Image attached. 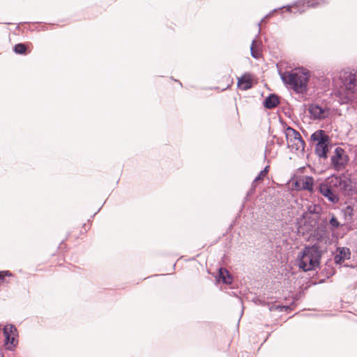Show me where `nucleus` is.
<instances>
[{
	"label": "nucleus",
	"instance_id": "nucleus-1",
	"mask_svg": "<svg viewBox=\"0 0 357 357\" xmlns=\"http://www.w3.org/2000/svg\"><path fill=\"white\" fill-rule=\"evenodd\" d=\"M280 75L283 83L289 85L296 93L304 94L308 91L309 70L301 67L294 71L280 73Z\"/></svg>",
	"mask_w": 357,
	"mask_h": 357
},
{
	"label": "nucleus",
	"instance_id": "nucleus-2",
	"mask_svg": "<svg viewBox=\"0 0 357 357\" xmlns=\"http://www.w3.org/2000/svg\"><path fill=\"white\" fill-rule=\"evenodd\" d=\"M324 250L319 243L305 246L298 256V267L305 272L314 271L320 265Z\"/></svg>",
	"mask_w": 357,
	"mask_h": 357
},
{
	"label": "nucleus",
	"instance_id": "nucleus-3",
	"mask_svg": "<svg viewBox=\"0 0 357 357\" xmlns=\"http://www.w3.org/2000/svg\"><path fill=\"white\" fill-rule=\"evenodd\" d=\"M328 182V185L334 189L337 194L344 196H352L354 192V186L351 178L344 174H333L325 179Z\"/></svg>",
	"mask_w": 357,
	"mask_h": 357
},
{
	"label": "nucleus",
	"instance_id": "nucleus-4",
	"mask_svg": "<svg viewBox=\"0 0 357 357\" xmlns=\"http://www.w3.org/2000/svg\"><path fill=\"white\" fill-rule=\"evenodd\" d=\"M331 165L337 171L344 169L349 162V157L342 148L335 149L334 154L331 158Z\"/></svg>",
	"mask_w": 357,
	"mask_h": 357
},
{
	"label": "nucleus",
	"instance_id": "nucleus-5",
	"mask_svg": "<svg viewBox=\"0 0 357 357\" xmlns=\"http://www.w3.org/2000/svg\"><path fill=\"white\" fill-rule=\"evenodd\" d=\"M4 335V345L6 349L12 351L17 344V337H18V332L17 328L13 324H7L4 326L3 330Z\"/></svg>",
	"mask_w": 357,
	"mask_h": 357
},
{
	"label": "nucleus",
	"instance_id": "nucleus-6",
	"mask_svg": "<svg viewBox=\"0 0 357 357\" xmlns=\"http://www.w3.org/2000/svg\"><path fill=\"white\" fill-rule=\"evenodd\" d=\"M318 192L327 199L330 202L336 204L339 202V195L332 188L328 182L324 180L323 182L319 183L318 186Z\"/></svg>",
	"mask_w": 357,
	"mask_h": 357
},
{
	"label": "nucleus",
	"instance_id": "nucleus-7",
	"mask_svg": "<svg viewBox=\"0 0 357 357\" xmlns=\"http://www.w3.org/2000/svg\"><path fill=\"white\" fill-rule=\"evenodd\" d=\"M325 3V0H302L298 2H296L294 4V6L296 10V11H294V13H298L299 14H301L305 12L304 7L306 6L307 8H316L318 6H320L321 4Z\"/></svg>",
	"mask_w": 357,
	"mask_h": 357
},
{
	"label": "nucleus",
	"instance_id": "nucleus-8",
	"mask_svg": "<svg viewBox=\"0 0 357 357\" xmlns=\"http://www.w3.org/2000/svg\"><path fill=\"white\" fill-rule=\"evenodd\" d=\"M351 250L347 247H337L334 253L333 261L336 265H342L346 259L351 257Z\"/></svg>",
	"mask_w": 357,
	"mask_h": 357
},
{
	"label": "nucleus",
	"instance_id": "nucleus-9",
	"mask_svg": "<svg viewBox=\"0 0 357 357\" xmlns=\"http://www.w3.org/2000/svg\"><path fill=\"white\" fill-rule=\"evenodd\" d=\"M308 112L310 114L312 118L314 120L324 119L328 116V109L322 107L317 104H311L309 107Z\"/></svg>",
	"mask_w": 357,
	"mask_h": 357
},
{
	"label": "nucleus",
	"instance_id": "nucleus-10",
	"mask_svg": "<svg viewBox=\"0 0 357 357\" xmlns=\"http://www.w3.org/2000/svg\"><path fill=\"white\" fill-rule=\"evenodd\" d=\"M343 83L348 91L352 93L357 92V73H349L348 75L344 77Z\"/></svg>",
	"mask_w": 357,
	"mask_h": 357
},
{
	"label": "nucleus",
	"instance_id": "nucleus-11",
	"mask_svg": "<svg viewBox=\"0 0 357 357\" xmlns=\"http://www.w3.org/2000/svg\"><path fill=\"white\" fill-rule=\"evenodd\" d=\"M280 104V97L276 93H270L263 100V106L267 109L275 108Z\"/></svg>",
	"mask_w": 357,
	"mask_h": 357
},
{
	"label": "nucleus",
	"instance_id": "nucleus-12",
	"mask_svg": "<svg viewBox=\"0 0 357 357\" xmlns=\"http://www.w3.org/2000/svg\"><path fill=\"white\" fill-rule=\"evenodd\" d=\"M253 86L252 76L250 73H245L241 77L238 78L237 86L243 91L251 89Z\"/></svg>",
	"mask_w": 357,
	"mask_h": 357
},
{
	"label": "nucleus",
	"instance_id": "nucleus-13",
	"mask_svg": "<svg viewBox=\"0 0 357 357\" xmlns=\"http://www.w3.org/2000/svg\"><path fill=\"white\" fill-rule=\"evenodd\" d=\"M215 279L218 282H222L225 284H231L233 282L232 275L224 267H220L218 269V273Z\"/></svg>",
	"mask_w": 357,
	"mask_h": 357
},
{
	"label": "nucleus",
	"instance_id": "nucleus-14",
	"mask_svg": "<svg viewBox=\"0 0 357 357\" xmlns=\"http://www.w3.org/2000/svg\"><path fill=\"white\" fill-rule=\"evenodd\" d=\"M330 143H322L315 144V153L319 156V158L327 159L328 153L330 149Z\"/></svg>",
	"mask_w": 357,
	"mask_h": 357
},
{
	"label": "nucleus",
	"instance_id": "nucleus-15",
	"mask_svg": "<svg viewBox=\"0 0 357 357\" xmlns=\"http://www.w3.org/2000/svg\"><path fill=\"white\" fill-rule=\"evenodd\" d=\"M310 140L312 142H316V144H319V142L330 143L329 137L323 130H318L313 132L310 136Z\"/></svg>",
	"mask_w": 357,
	"mask_h": 357
},
{
	"label": "nucleus",
	"instance_id": "nucleus-16",
	"mask_svg": "<svg viewBox=\"0 0 357 357\" xmlns=\"http://www.w3.org/2000/svg\"><path fill=\"white\" fill-rule=\"evenodd\" d=\"M334 261L332 259H329L324 264V267L321 269V274L325 276L326 278H329L335 273V270L333 267Z\"/></svg>",
	"mask_w": 357,
	"mask_h": 357
},
{
	"label": "nucleus",
	"instance_id": "nucleus-17",
	"mask_svg": "<svg viewBox=\"0 0 357 357\" xmlns=\"http://www.w3.org/2000/svg\"><path fill=\"white\" fill-rule=\"evenodd\" d=\"M314 178L311 176H306L302 181V186L301 188L304 190H307L310 192H314Z\"/></svg>",
	"mask_w": 357,
	"mask_h": 357
},
{
	"label": "nucleus",
	"instance_id": "nucleus-18",
	"mask_svg": "<svg viewBox=\"0 0 357 357\" xmlns=\"http://www.w3.org/2000/svg\"><path fill=\"white\" fill-rule=\"evenodd\" d=\"M282 9H285V11L288 12V13H291L292 12V6L291 5L284 6H282L280 8L273 9V10L269 12L268 14H266L261 19V20L257 24V25L259 26V33H260L261 22L265 21V20H268V19H269L270 17H271L272 15H273V13H275V12H277V11H278L280 10H282Z\"/></svg>",
	"mask_w": 357,
	"mask_h": 357
},
{
	"label": "nucleus",
	"instance_id": "nucleus-19",
	"mask_svg": "<svg viewBox=\"0 0 357 357\" xmlns=\"http://www.w3.org/2000/svg\"><path fill=\"white\" fill-rule=\"evenodd\" d=\"M328 222L326 218L321 219L317 225V232L319 236L317 239L321 238L327 232V227L328 226Z\"/></svg>",
	"mask_w": 357,
	"mask_h": 357
},
{
	"label": "nucleus",
	"instance_id": "nucleus-20",
	"mask_svg": "<svg viewBox=\"0 0 357 357\" xmlns=\"http://www.w3.org/2000/svg\"><path fill=\"white\" fill-rule=\"evenodd\" d=\"M285 135L287 141L288 142H292L291 137H293V139L295 138H301V134L299 133V132L290 126H287L285 130Z\"/></svg>",
	"mask_w": 357,
	"mask_h": 357
},
{
	"label": "nucleus",
	"instance_id": "nucleus-21",
	"mask_svg": "<svg viewBox=\"0 0 357 357\" xmlns=\"http://www.w3.org/2000/svg\"><path fill=\"white\" fill-rule=\"evenodd\" d=\"M268 307L271 312H272V311L287 312L288 310H291V305H277L273 302H269V304H268Z\"/></svg>",
	"mask_w": 357,
	"mask_h": 357
},
{
	"label": "nucleus",
	"instance_id": "nucleus-22",
	"mask_svg": "<svg viewBox=\"0 0 357 357\" xmlns=\"http://www.w3.org/2000/svg\"><path fill=\"white\" fill-rule=\"evenodd\" d=\"M13 51L17 54L26 55L29 53L27 46L24 43H17L13 47Z\"/></svg>",
	"mask_w": 357,
	"mask_h": 357
},
{
	"label": "nucleus",
	"instance_id": "nucleus-23",
	"mask_svg": "<svg viewBox=\"0 0 357 357\" xmlns=\"http://www.w3.org/2000/svg\"><path fill=\"white\" fill-rule=\"evenodd\" d=\"M328 222L330 227V229L332 231L344 225L338 221L337 218L333 214L331 215Z\"/></svg>",
	"mask_w": 357,
	"mask_h": 357
},
{
	"label": "nucleus",
	"instance_id": "nucleus-24",
	"mask_svg": "<svg viewBox=\"0 0 357 357\" xmlns=\"http://www.w3.org/2000/svg\"><path fill=\"white\" fill-rule=\"evenodd\" d=\"M268 171H269V166L267 165L255 177V178L254 179V183H257L258 181H262L263 178L267 175Z\"/></svg>",
	"mask_w": 357,
	"mask_h": 357
},
{
	"label": "nucleus",
	"instance_id": "nucleus-25",
	"mask_svg": "<svg viewBox=\"0 0 357 357\" xmlns=\"http://www.w3.org/2000/svg\"><path fill=\"white\" fill-rule=\"evenodd\" d=\"M257 188V183H254V181H252L251 184V187L250 190L246 193V195L244 198V202H247L249 199V197L252 196L255 192Z\"/></svg>",
	"mask_w": 357,
	"mask_h": 357
},
{
	"label": "nucleus",
	"instance_id": "nucleus-26",
	"mask_svg": "<svg viewBox=\"0 0 357 357\" xmlns=\"http://www.w3.org/2000/svg\"><path fill=\"white\" fill-rule=\"evenodd\" d=\"M250 53L251 56L256 59H259L261 56L260 50L252 45H250Z\"/></svg>",
	"mask_w": 357,
	"mask_h": 357
},
{
	"label": "nucleus",
	"instance_id": "nucleus-27",
	"mask_svg": "<svg viewBox=\"0 0 357 357\" xmlns=\"http://www.w3.org/2000/svg\"><path fill=\"white\" fill-rule=\"evenodd\" d=\"M252 301L256 304L262 306H268V304H269V302L266 301L265 298H261L259 297H255L252 299Z\"/></svg>",
	"mask_w": 357,
	"mask_h": 357
},
{
	"label": "nucleus",
	"instance_id": "nucleus-28",
	"mask_svg": "<svg viewBox=\"0 0 357 357\" xmlns=\"http://www.w3.org/2000/svg\"><path fill=\"white\" fill-rule=\"evenodd\" d=\"M12 273L9 271H0V282H3L7 276H11Z\"/></svg>",
	"mask_w": 357,
	"mask_h": 357
},
{
	"label": "nucleus",
	"instance_id": "nucleus-29",
	"mask_svg": "<svg viewBox=\"0 0 357 357\" xmlns=\"http://www.w3.org/2000/svg\"><path fill=\"white\" fill-rule=\"evenodd\" d=\"M295 149L296 151L301 150L304 151L305 146V142L304 139H302L300 142L296 143L295 144Z\"/></svg>",
	"mask_w": 357,
	"mask_h": 357
},
{
	"label": "nucleus",
	"instance_id": "nucleus-30",
	"mask_svg": "<svg viewBox=\"0 0 357 357\" xmlns=\"http://www.w3.org/2000/svg\"><path fill=\"white\" fill-rule=\"evenodd\" d=\"M259 33L256 36V38L252 40L251 45L255 46L256 48L260 50V47L261 46V42L257 40V38H258Z\"/></svg>",
	"mask_w": 357,
	"mask_h": 357
},
{
	"label": "nucleus",
	"instance_id": "nucleus-31",
	"mask_svg": "<svg viewBox=\"0 0 357 357\" xmlns=\"http://www.w3.org/2000/svg\"><path fill=\"white\" fill-rule=\"evenodd\" d=\"M353 209L351 206H347L345 210V214L348 213L349 215L352 214Z\"/></svg>",
	"mask_w": 357,
	"mask_h": 357
},
{
	"label": "nucleus",
	"instance_id": "nucleus-32",
	"mask_svg": "<svg viewBox=\"0 0 357 357\" xmlns=\"http://www.w3.org/2000/svg\"><path fill=\"white\" fill-rule=\"evenodd\" d=\"M344 98H345V100H344L343 102H348L349 103L352 100V98L349 95H348V97H345Z\"/></svg>",
	"mask_w": 357,
	"mask_h": 357
},
{
	"label": "nucleus",
	"instance_id": "nucleus-33",
	"mask_svg": "<svg viewBox=\"0 0 357 357\" xmlns=\"http://www.w3.org/2000/svg\"><path fill=\"white\" fill-rule=\"evenodd\" d=\"M47 29V26L43 25L40 29H38V31H46Z\"/></svg>",
	"mask_w": 357,
	"mask_h": 357
},
{
	"label": "nucleus",
	"instance_id": "nucleus-34",
	"mask_svg": "<svg viewBox=\"0 0 357 357\" xmlns=\"http://www.w3.org/2000/svg\"><path fill=\"white\" fill-rule=\"evenodd\" d=\"M344 267H350V268H354L356 267V266L354 265V264H345L344 265Z\"/></svg>",
	"mask_w": 357,
	"mask_h": 357
},
{
	"label": "nucleus",
	"instance_id": "nucleus-35",
	"mask_svg": "<svg viewBox=\"0 0 357 357\" xmlns=\"http://www.w3.org/2000/svg\"><path fill=\"white\" fill-rule=\"evenodd\" d=\"M302 139H303L302 138L301 136V138H295V139H294V141H297L298 143L300 142Z\"/></svg>",
	"mask_w": 357,
	"mask_h": 357
},
{
	"label": "nucleus",
	"instance_id": "nucleus-36",
	"mask_svg": "<svg viewBox=\"0 0 357 357\" xmlns=\"http://www.w3.org/2000/svg\"><path fill=\"white\" fill-rule=\"evenodd\" d=\"M308 211H309L310 213H314V211H312V210H311V207H309V208H308Z\"/></svg>",
	"mask_w": 357,
	"mask_h": 357
},
{
	"label": "nucleus",
	"instance_id": "nucleus-37",
	"mask_svg": "<svg viewBox=\"0 0 357 357\" xmlns=\"http://www.w3.org/2000/svg\"><path fill=\"white\" fill-rule=\"evenodd\" d=\"M282 140H281V142H280V141L278 140V144H280V146L282 145Z\"/></svg>",
	"mask_w": 357,
	"mask_h": 357
},
{
	"label": "nucleus",
	"instance_id": "nucleus-38",
	"mask_svg": "<svg viewBox=\"0 0 357 357\" xmlns=\"http://www.w3.org/2000/svg\"><path fill=\"white\" fill-rule=\"evenodd\" d=\"M298 185V181H296L295 182V186H296V187H297Z\"/></svg>",
	"mask_w": 357,
	"mask_h": 357
},
{
	"label": "nucleus",
	"instance_id": "nucleus-39",
	"mask_svg": "<svg viewBox=\"0 0 357 357\" xmlns=\"http://www.w3.org/2000/svg\"><path fill=\"white\" fill-rule=\"evenodd\" d=\"M176 82H178L181 86H182V83L178 80H175Z\"/></svg>",
	"mask_w": 357,
	"mask_h": 357
},
{
	"label": "nucleus",
	"instance_id": "nucleus-40",
	"mask_svg": "<svg viewBox=\"0 0 357 357\" xmlns=\"http://www.w3.org/2000/svg\"><path fill=\"white\" fill-rule=\"evenodd\" d=\"M243 208H244V203L241 206V209H243Z\"/></svg>",
	"mask_w": 357,
	"mask_h": 357
},
{
	"label": "nucleus",
	"instance_id": "nucleus-41",
	"mask_svg": "<svg viewBox=\"0 0 357 357\" xmlns=\"http://www.w3.org/2000/svg\"><path fill=\"white\" fill-rule=\"evenodd\" d=\"M0 357H3V354L0 353Z\"/></svg>",
	"mask_w": 357,
	"mask_h": 357
}]
</instances>
